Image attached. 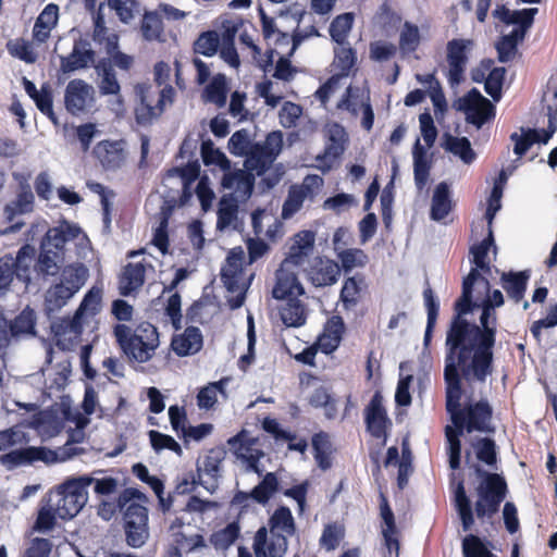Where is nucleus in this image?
Here are the masks:
<instances>
[{"label":"nucleus","instance_id":"1","mask_svg":"<svg viewBox=\"0 0 557 557\" xmlns=\"http://www.w3.org/2000/svg\"><path fill=\"white\" fill-rule=\"evenodd\" d=\"M505 304L499 289L491 290L490 281L473 270L462 280L461 295L454 304L445 350L474 355V361L490 363L494 358L498 315Z\"/></svg>","mask_w":557,"mask_h":557},{"label":"nucleus","instance_id":"2","mask_svg":"<svg viewBox=\"0 0 557 557\" xmlns=\"http://www.w3.org/2000/svg\"><path fill=\"white\" fill-rule=\"evenodd\" d=\"M494 372V358L490 363L474 361V355L445 351L444 382L446 392V411L451 423L463 429L467 433H495L493 424V407L487 399L482 398L461 406L463 394L462 380L468 383H485Z\"/></svg>","mask_w":557,"mask_h":557},{"label":"nucleus","instance_id":"3","mask_svg":"<svg viewBox=\"0 0 557 557\" xmlns=\"http://www.w3.org/2000/svg\"><path fill=\"white\" fill-rule=\"evenodd\" d=\"M473 469L479 478L473 507L467 495L463 480L457 483L453 496L454 507L465 532L473 528L474 515L481 521L492 519L499 511L508 494V485L502 474L488 472L479 465H474Z\"/></svg>","mask_w":557,"mask_h":557},{"label":"nucleus","instance_id":"4","mask_svg":"<svg viewBox=\"0 0 557 557\" xmlns=\"http://www.w3.org/2000/svg\"><path fill=\"white\" fill-rule=\"evenodd\" d=\"M141 331L145 336L133 333L132 329L124 323H117L113 327L114 337L123 352L137 362H146L151 359L159 345L157 327L147 324Z\"/></svg>","mask_w":557,"mask_h":557},{"label":"nucleus","instance_id":"5","mask_svg":"<svg viewBox=\"0 0 557 557\" xmlns=\"http://www.w3.org/2000/svg\"><path fill=\"white\" fill-rule=\"evenodd\" d=\"M86 278L84 265L65 267L61 273V281L52 285L46 293L45 312L51 318L63 308L67 301L79 290Z\"/></svg>","mask_w":557,"mask_h":557},{"label":"nucleus","instance_id":"6","mask_svg":"<svg viewBox=\"0 0 557 557\" xmlns=\"http://www.w3.org/2000/svg\"><path fill=\"white\" fill-rule=\"evenodd\" d=\"M245 252L242 247L233 248L221 269V281L228 293L236 294L228 298L227 302L232 309L240 308L246 298L248 283L245 281Z\"/></svg>","mask_w":557,"mask_h":557},{"label":"nucleus","instance_id":"7","mask_svg":"<svg viewBox=\"0 0 557 557\" xmlns=\"http://www.w3.org/2000/svg\"><path fill=\"white\" fill-rule=\"evenodd\" d=\"M139 103L135 107V119L139 125H150L164 111L165 103H172L175 96L174 88L165 84L158 91L150 85H138Z\"/></svg>","mask_w":557,"mask_h":557},{"label":"nucleus","instance_id":"8","mask_svg":"<svg viewBox=\"0 0 557 557\" xmlns=\"http://www.w3.org/2000/svg\"><path fill=\"white\" fill-rule=\"evenodd\" d=\"M92 482L94 478L85 475L67 480L60 485L54 506L61 519H72L82 510L88 498L87 487Z\"/></svg>","mask_w":557,"mask_h":557},{"label":"nucleus","instance_id":"9","mask_svg":"<svg viewBox=\"0 0 557 557\" xmlns=\"http://www.w3.org/2000/svg\"><path fill=\"white\" fill-rule=\"evenodd\" d=\"M283 147V134L274 131L267 135L263 143H255L245 157L244 166L258 176L263 175L273 164Z\"/></svg>","mask_w":557,"mask_h":557},{"label":"nucleus","instance_id":"10","mask_svg":"<svg viewBox=\"0 0 557 557\" xmlns=\"http://www.w3.org/2000/svg\"><path fill=\"white\" fill-rule=\"evenodd\" d=\"M148 522L149 510L146 506L138 503L126 506L122 515V529L127 546L140 548L147 543L150 535Z\"/></svg>","mask_w":557,"mask_h":557},{"label":"nucleus","instance_id":"11","mask_svg":"<svg viewBox=\"0 0 557 557\" xmlns=\"http://www.w3.org/2000/svg\"><path fill=\"white\" fill-rule=\"evenodd\" d=\"M36 325L37 314L29 306L10 320L0 312V352L10 346L12 339L18 341L22 337L36 335Z\"/></svg>","mask_w":557,"mask_h":557},{"label":"nucleus","instance_id":"12","mask_svg":"<svg viewBox=\"0 0 557 557\" xmlns=\"http://www.w3.org/2000/svg\"><path fill=\"white\" fill-rule=\"evenodd\" d=\"M258 444V437L250 436L245 429L227 440L231 451L238 460L246 463V470L262 475L260 460L264 457V453L257 447Z\"/></svg>","mask_w":557,"mask_h":557},{"label":"nucleus","instance_id":"13","mask_svg":"<svg viewBox=\"0 0 557 557\" xmlns=\"http://www.w3.org/2000/svg\"><path fill=\"white\" fill-rule=\"evenodd\" d=\"M472 39L455 38L447 42L446 59L448 63L447 79L451 87L458 86L465 78L468 52L473 48Z\"/></svg>","mask_w":557,"mask_h":557},{"label":"nucleus","instance_id":"14","mask_svg":"<svg viewBox=\"0 0 557 557\" xmlns=\"http://www.w3.org/2000/svg\"><path fill=\"white\" fill-rule=\"evenodd\" d=\"M226 454L227 453L224 447L216 446L209 449L198 460L197 476L199 478V483L211 493L218 487L222 462L225 460Z\"/></svg>","mask_w":557,"mask_h":557},{"label":"nucleus","instance_id":"15","mask_svg":"<svg viewBox=\"0 0 557 557\" xmlns=\"http://www.w3.org/2000/svg\"><path fill=\"white\" fill-rule=\"evenodd\" d=\"M460 109L466 113V121L476 128H481L495 116L494 104L476 88H472L461 99Z\"/></svg>","mask_w":557,"mask_h":557},{"label":"nucleus","instance_id":"16","mask_svg":"<svg viewBox=\"0 0 557 557\" xmlns=\"http://www.w3.org/2000/svg\"><path fill=\"white\" fill-rule=\"evenodd\" d=\"M364 423L369 434L385 444L392 421L387 416L386 409L383 406V397L379 392L372 396L364 409Z\"/></svg>","mask_w":557,"mask_h":557},{"label":"nucleus","instance_id":"17","mask_svg":"<svg viewBox=\"0 0 557 557\" xmlns=\"http://www.w3.org/2000/svg\"><path fill=\"white\" fill-rule=\"evenodd\" d=\"M323 185V178L319 175H307L301 185H294L289 188L287 198L282 208L283 218H289L298 212L307 198H314Z\"/></svg>","mask_w":557,"mask_h":557},{"label":"nucleus","instance_id":"18","mask_svg":"<svg viewBox=\"0 0 557 557\" xmlns=\"http://www.w3.org/2000/svg\"><path fill=\"white\" fill-rule=\"evenodd\" d=\"M57 460V453L42 446H28L25 448L11 450L0 456V462L8 469H13L22 465H32L36 461L52 463Z\"/></svg>","mask_w":557,"mask_h":557},{"label":"nucleus","instance_id":"19","mask_svg":"<svg viewBox=\"0 0 557 557\" xmlns=\"http://www.w3.org/2000/svg\"><path fill=\"white\" fill-rule=\"evenodd\" d=\"M96 52L87 38L78 37L74 40L69 55L60 57V70L62 73H72L78 70L95 67Z\"/></svg>","mask_w":557,"mask_h":557},{"label":"nucleus","instance_id":"20","mask_svg":"<svg viewBox=\"0 0 557 557\" xmlns=\"http://www.w3.org/2000/svg\"><path fill=\"white\" fill-rule=\"evenodd\" d=\"M94 88L83 79L69 82L64 92L65 109L72 115H79L87 111L94 102Z\"/></svg>","mask_w":557,"mask_h":557},{"label":"nucleus","instance_id":"21","mask_svg":"<svg viewBox=\"0 0 557 557\" xmlns=\"http://www.w3.org/2000/svg\"><path fill=\"white\" fill-rule=\"evenodd\" d=\"M286 258L283 260V267H301L313 255L315 246V233L304 230L293 236Z\"/></svg>","mask_w":557,"mask_h":557},{"label":"nucleus","instance_id":"22","mask_svg":"<svg viewBox=\"0 0 557 557\" xmlns=\"http://www.w3.org/2000/svg\"><path fill=\"white\" fill-rule=\"evenodd\" d=\"M307 271V277L315 287L333 285L339 276V265L327 258L315 257Z\"/></svg>","mask_w":557,"mask_h":557},{"label":"nucleus","instance_id":"23","mask_svg":"<svg viewBox=\"0 0 557 557\" xmlns=\"http://www.w3.org/2000/svg\"><path fill=\"white\" fill-rule=\"evenodd\" d=\"M288 546L287 537L281 533H271L268 542L265 528H260L255 536L253 549L256 557H282Z\"/></svg>","mask_w":557,"mask_h":557},{"label":"nucleus","instance_id":"24","mask_svg":"<svg viewBox=\"0 0 557 557\" xmlns=\"http://www.w3.org/2000/svg\"><path fill=\"white\" fill-rule=\"evenodd\" d=\"M95 158L106 170H117L125 161V149L123 140H101L92 150Z\"/></svg>","mask_w":557,"mask_h":557},{"label":"nucleus","instance_id":"25","mask_svg":"<svg viewBox=\"0 0 557 557\" xmlns=\"http://www.w3.org/2000/svg\"><path fill=\"white\" fill-rule=\"evenodd\" d=\"M203 346L201 331L197 326H187L182 334L174 335L171 342L173 351L178 357L197 354Z\"/></svg>","mask_w":557,"mask_h":557},{"label":"nucleus","instance_id":"26","mask_svg":"<svg viewBox=\"0 0 557 557\" xmlns=\"http://www.w3.org/2000/svg\"><path fill=\"white\" fill-rule=\"evenodd\" d=\"M530 277V270L508 271L500 274L499 282L508 298L519 304L524 298Z\"/></svg>","mask_w":557,"mask_h":557},{"label":"nucleus","instance_id":"27","mask_svg":"<svg viewBox=\"0 0 557 557\" xmlns=\"http://www.w3.org/2000/svg\"><path fill=\"white\" fill-rule=\"evenodd\" d=\"M346 331L344 320L334 314L324 324L323 333L319 336V346L324 354H331L338 348Z\"/></svg>","mask_w":557,"mask_h":557},{"label":"nucleus","instance_id":"28","mask_svg":"<svg viewBox=\"0 0 557 557\" xmlns=\"http://www.w3.org/2000/svg\"><path fill=\"white\" fill-rule=\"evenodd\" d=\"M272 294L275 299L298 297L304 294V287L299 283L296 273L290 272L288 267H283V263L276 271V283Z\"/></svg>","mask_w":557,"mask_h":557},{"label":"nucleus","instance_id":"29","mask_svg":"<svg viewBox=\"0 0 557 557\" xmlns=\"http://www.w3.org/2000/svg\"><path fill=\"white\" fill-rule=\"evenodd\" d=\"M146 268L141 262L127 263L119 277V293L127 297L137 292L145 283Z\"/></svg>","mask_w":557,"mask_h":557},{"label":"nucleus","instance_id":"30","mask_svg":"<svg viewBox=\"0 0 557 557\" xmlns=\"http://www.w3.org/2000/svg\"><path fill=\"white\" fill-rule=\"evenodd\" d=\"M35 197L30 185L23 178L18 184L16 198L4 207V214L8 220L12 221L14 216L29 213L34 210Z\"/></svg>","mask_w":557,"mask_h":557},{"label":"nucleus","instance_id":"31","mask_svg":"<svg viewBox=\"0 0 557 557\" xmlns=\"http://www.w3.org/2000/svg\"><path fill=\"white\" fill-rule=\"evenodd\" d=\"M221 184L224 189L249 197L255 185V174L246 169L235 171H231L230 169L228 171H224Z\"/></svg>","mask_w":557,"mask_h":557},{"label":"nucleus","instance_id":"32","mask_svg":"<svg viewBox=\"0 0 557 557\" xmlns=\"http://www.w3.org/2000/svg\"><path fill=\"white\" fill-rule=\"evenodd\" d=\"M493 247L494 253L497 252V247L494 240L493 230L490 227L486 237L481 240L479 244H474L470 248V253L472 255L471 263L473 267L469 272L475 270L476 272L482 271L485 274H490L492 267L491 260L487 259L488 250Z\"/></svg>","mask_w":557,"mask_h":557},{"label":"nucleus","instance_id":"33","mask_svg":"<svg viewBox=\"0 0 557 557\" xmlns=\"http://www.w3.org/2000/svg\"><path fill=\"white\" fill-rule=\"evenodd\" d=\"M36 256V249L29 244L23 245L16 257L11 255L12 270L14 272V276L17 277L21 282L28 285L32 280V267H34Z\"/></svg>","mask_w":557,"mask_h":557},{"label":"nucleus","instance_id":"34","mask_svg":"<svg viewBox=\"0 0 557 557\" xmlns=\"http://www.w3.org/2000/svg\"><path fill=\"white\" fill-rule=\"evenodd\" d=\"M357 52L354 48L339 45L338 48L334 49L332 66L336 70V73L333 75L342 79L355 74L357 72Z\"/></svg>","mask_w":557,"mask_h":557},{"label":"nucleus","instance_id":"35","mask_svg":"<svg viewBox=\"0 0 557 557\" xmlns=\"http://www.w3.org/2000/svg\"><path fill=\"white\" fill-rule=\"evenodd\" d=\"M280 315L287 327H300L307 321L306 306L298 297L286 298L280 309Z\"/></svg>","mask_w":557,"mask_h":557},{"label":"nucleus","instance_id":"36","mask_svg":"<svg viewBox=\"0 0 557 557\" xmlns=\"http://www.w3.org/2000/svg\"><path fill=\"white\" fill-rule=\"evenodd\" d=\"M63 256L51 248L41 247L39 256L34 264V271L44 278L59 274Z\"/></svg>","mask_w":557,"mask_h":557},{"label":"nucleus","instance_id":"37","mask_svg":"<svg viewBox=\"0 0 557 557\" xmlns=\"http://www.w3.org/2000/svg\"><path fill=\"white\" fill-rule=\"evenodd\" d=\"M453 209L447 183H440L433 194L430 216L434 221L445 219Z\"/></svg>","mask_w":557,"mask_h":557},{"label":"nucleus","instance_id":"38","mask_svg":"<svg viewBox=\"0 0 557 557\" xmlns=\"http://www.w3.org/2000/svg\"><path fill=\"white\" fill-rule=\"evenodd\" d=\"M366 98H370L369 91H363L358 86L349 85L337 102L336 108L342 111H347L352 116L357 117L360 113L361 107L366 102Z\"/></svg>","mask_w":557,"mask_h":557},{"label":"nucleus","instance_id":"39","mask_svg":"<svg viewBox=\"0 0 557 557\" xmlns=\"http://www.w3.org/2000/svg\"><path fill=\"white\" fill-rule=\"evenodd\" d=\"M271 533H281L286 537L296 533V523L292 511L286 506H280L274 510L269 519Z\"/></svg>","mask_w":557,"mask_h":557},{"label":"nucleus","instance_id":"40","mask_svg":"<svg viewBox=\"0 0 557 557\" xmlns=\"http://www.w3.org/2000/svg\"><path fill=\"white\" fill-rule=\"evenodd\" d=\"M92 39L97 44L103 45L106 52H111L119 48L120 37L115 33H109V29L106 26L104 15L100 10L94 16Z\"/></svg>","mask_w":557,"mask_h":557},{"label":"nucleus","instance_id":"41","mask_svg":"<svg viewBox=\"0 0 557 557\" xmlns=\"http://www.w3.org/2000/svg\"><path fill=\"white\" fill-rule=\"evenodd\" d=\"M280 482L276 473L268 472L262 480L250 491L253 502L262 506L267 505L272 496L278 492Z\"/></svg>","mask_w":557,"mask_h":557},{"label":"nucleus","instance_id":"42","mask_svg":"<svg viewBox=\"0 0 557 557\" xmlns=\"http://www.w3.org/2000/svg\"><path fill=\"white\" fill-rule=\"evenodd\" d=\"M363 287H366V282L362 274L347 277L344 281L339 299L345 308L350 309L359 302Z\"/></svg>","mask_w":557,"mask_h":557},{"label":"nucleus","instance_id":"43","mask_svg":"<svg viewBox=\"0 0 557 557\" xmlns=\"http://www.w3.org/2000/svg\"><path fill=\"white\" fill-rule=\"evenodd\" d=\"M413 174L418 188H423L426 184L431 170V162L428 159L426 150L417 139L413 146Z\"/></svg>","mask_w":557,"mask_h":557},{"label":"nucleus","instance_id":"44","mask_svg":"<svg viewBox=\"0 0 557 557\" xmlns=\"http://www.w3.org/2000/svg\"><path fill=\"white\" fill-rule=\"evenodd\" d=\"M463 429H458L454 424L445 426V436L447 441V454L449 467L457 470L461 465V441L460 436L463 434Z\"/></svg>","mask_w":557,"mask_h":557},{"label":"nucleus","instance_id":"45","mask_svg":"<svg viewBox=\"0 0 557 557\" xmlns=\"http://www.w3.org/2000/svg\"><path fill=\"white\" fill-rule=\"evenodd\" d=\"M312 448H313V457L318 463V466L322 470H327L331 468V448L332 443L330 441V436L326 432L320 431L312 436L311 440Z\"/></svg>","mask_w":557,"mask_h":557},{"label":"nucleus","instance_id":"46","mask_svg":"<svg viewBox=\"0 0 557 557\" xmlns=\"http://www.w3.org/2000/svg\"><path fill=\"white\" fill-rule=\"evenodd\" d=\"M95 69L99 74H101V82L99 85L100 92L102 95H117L121 87L116 79L111 61L108 59H101L95 65Z\"/></svg>","mask_w":557,"mask_h":557},{"label":"nucleus","instance_id":"47","mask_svg":"<svg viewBox=\"0 0 557 557\" xmlns=\"http://www.w3.org/2000/svg\"><path fill=\"white\" fill-rule=\"evenodd\" d=\"M144 39L161 41L164 33L162 16L158 11L145 12L140 25Z\"/></svg>","mask_w":557,"mask_h":557},{"label":"nucleus","instance_id":"48","mask_svg":"<svg viewBox=\"0 0 557 557\" xmlns=\"http://www.w3.org/2000/svg\"><path fill=\"white\" fill-rule=\"evenodd\" d=\"M445 149L459 157L466 164L472 163L476 158V153L467 137H455L447 134Z\"/></svg>","mask_w":557,"mask_h":557},{"label":"nucleus","instance_id":"49","mask_svg":"<svg viewBox=\"0 0 557 557\" xmlns=\"http://www.w3.org/2000/svg\"><path fill=\"white\" fill-rule=\"evenodd\" d=\"M200 152L205 165H216L223 172L231 169V161L227 159L224 152L214 147V144L211 139H207L201 143Z\"/></svg>","mask_w":557,"mask_h":557},{"label":"nucleus","instance_id":"50","mask_svg":"<svg viewBox=\"0 0 557 557\" xmlns=\"http://www.w3.org/2000/svg\"><path fill=\"white\" fill-rule=\"evenodd\" d=\"M227 84L223 74L215 75L205 88V98L208 102L221 108L225 106L227 98Z\"/></svg>","mask_w":557,"mask_h":557},{"label":"nucleus","instance_id":"51","mask_svg":"<svg viewBox=\"0 0 557 557\" xmlns=\"http://www.w3.org/2000/svg\"><path fill=\"white\" fill-rule=\"evenodd\" d=\"M355 15L346 12L337 15L330 25V36L338 45L346 44L347 37L352 28Z\"/></svg>","mask_w":557,"mask_h":557},{"label":"nucleus","instance_id":"52","mask_svg":"<svg viewBox=\"0 0 557 557\" xmlns=\"http://www.w3.org/2000/svg\"><path fill=\"white\" fill-rule=\"evenodd\" d=\"M108 7L114 11L119 21L123 24H129L140 14V3L138 0H108Z\"/></svg>","mask_w":557,"mask_h":557},{"label":"nucleus","instance_id":"53","mask_svg":"<svg viewBox=\"0 0 557 557\" xmlns=\"http://www.w3.org/2000/svg\"><path fill=\"white\" fill-rule=\"evenodd\" d=\"M475 457L479 461L488 467H495L497 463V446L491 437H479L472 444Z\"/></svg>","mask_w":557,"mask_h":557},{"label":"nucleus","instance_id":"54","mask_svg":"<svg viewBox=\"0 0 557 557\" xmlns=\"http://www.w3.org/2000/svg\"><path fill=\"white\" fill-rule=\"evenodd\" d=\"M239 536V527L237 523H228L225 528L213 532L210 537V544L216 550L227 549Z\"/></svg>","mask_w":557,"mask_h":557},{"label":"nucleus","instance_id":"55","mask_svg":"<svg viewBox=\"0 0 557 557\" xmlns=\"http://www.w3.org/2000/svg\"><path fill=\"white\" fill-rule=\"evenodd\" d=\"M337 258L345 273H349L355 268H363L369 261L368 255L360 248L344 249L338 252Z\"/></svg>","mask_w":557,"mask_h":557},{"label":"nucleus","instance_id":"56","mask_svg":"<svg viewBox=\"0 0 557 557\" xmlns=\"http://www.w3.org/2000/svg\"><path fill=\"white\" fill-rule=\"evenodd\" d=\"M309 404L314 408L323 407L327 419L335 418L337 413L336 400L324 386H320L312 392L309 397Z\"/></svg>","mask_w":557,"mask_h":557},{"label":"nucleus","instance_id":"57","mask_svg":"<svg viewBox=\"0 0 557 557\" xmlns=\"http://www.w3.org/2000/svg\"><path fill=\"white\" fill-rule=\"evenodd\" d=\"M220 47V36L215 30L201 33L194 42V52L205 57H213Z\"/></svg>","mask_w":557,"mask_h":557},{"label":"nucleus","instance_id":"58","mask_svg":"<svg viewBox=\"0 0 557 557\" xmlns=\"http://www.w3.org/2000/svg\"><path fill=\"white\" fill-rule=\"evenodd\" d=\"M252 143L249 132L242 128L233 133L227 143L230 153L236 157H246L252 149Z\"/></svg>","mask_w":557,"mask_h":557},{"label":"nucleus","instance_id":"59","mask_svg":"<svg viewBox=\"0 0 557 557\" xmlns=\"http://www.w3.org/2000/svg\"><path fill=\"white\" fill-rule=\"evenodd\" d=\"M421 41L419 27L410 22H405L399 35V48L404 53L414 52Z\"/></svg>","mask_w":557,"mask_h":557},{"label":"nucleus","instance_id":"60","mask_svg":"<svg viewBox=\"0 0 557 557\" xmlns=\"http://www.w3.org/2000/svg\"><path fill=\"white\" fill-rule=\"evenodd\" d=\"M506 69L494 67L490 71L484 81V90L492 99L498 102L503 96V85L505 82Z\"/></svg>","mask_w":557,"mask_h":557},{"label":"nucleus","instance_id":"61","mask_svg":"<svg viewBox=\"0 0 557 557\" xmlns=\"http://www.w3.org/2000/svg\"><path fill=\"white\" fill-rule=\"evenodd\" d=\"M345 536V529L337 523H329L324 527L320 537V546L327 552L336 549Z\"/></svg>","mask_w":557,"mask_h":557},{"label":"nucleus","instance_id":"62","mask_svg":"<svg viewBox=\"0 0 557 557\" xmlns=\"http://www.w3.org/2000/svg\"><path fill=\"white\" fill-rule=\"evenodd\" d=\"M7 49L12 57L28 64H33L37 61V53L34 51L32 44L23 38L9 41Z\"/></svg>","mask_w":557,"mask_h":557},{"label":"nucleus","instance_id":"63","mask_svg":"<svg viewBox=\"0 0 557 557\" xmlns=\"http://www.w3.org/2000/svg\"><path fill=\"white\" fill-rule=\"evenodd\" d=\"M148 436L150 440L151 447L156 453H160L164 449L171 450L178 456L182 455L183 450L181 445L168 434H163L159 431L151 430L148 432Z\"/></svg>","mask_w":557,"mask_h":557},{"label":"nucleus","instance_id":"64","mask_svg":"<svg viewBox=\"0 0 557 557\" xmlns=\"http://www.w3.org/2000/svg\"><path fill=\"white\" fill-rule=\"evenodd\" d=\"M463 557H497L493 554L483 541L474 535L469 534L462 541Z\"/></svg>","mask_w":557,"mask_h":557}]
</instances>
